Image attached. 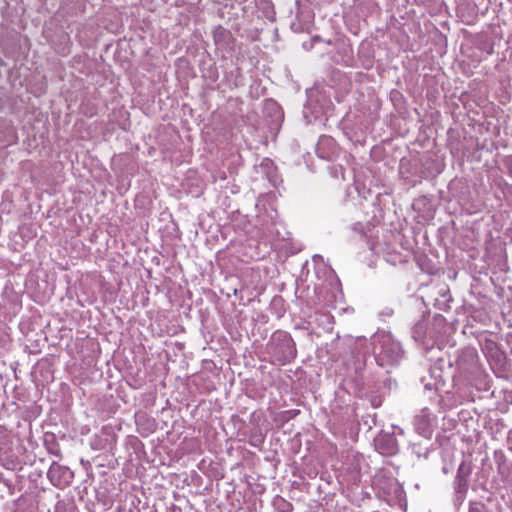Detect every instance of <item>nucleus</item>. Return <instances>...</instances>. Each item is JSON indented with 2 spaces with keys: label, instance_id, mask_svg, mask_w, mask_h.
Here are the masks:
<instances>
[{
  "label": "nucleus",
  "instance_id": "13",
  "mask_svg": "<svg viewBox=\"0 0 512 512\" xmlns=\"http://www.w3.org/2000/svg\"><path fill=\"white\" fill-rule=\"evenodd\" d=\"M7 431L4 427L0 425V445L6 441Z\"/></svg>",
  "mask_w": 512,
  "mask_h": 512
},
{
  "label": "nucleus",
  "instance_id": "15",
  "mask_svg": "<svg viewBox=\"0 0 512 512\" xmlns=\"http://www.w3.org/2000/svg\"><path fill=\"white\" fill-rule=\"evenodd\" d=\"M353 230L359 232L361 235L364 234V227L361 223H356L353 225Z\"/></svg>",
  "mask_w": 512,
  "mask_h": 512
},
{
  "label": "nucleus",
  "instance_id": "17",
  "mask_svg": "<svg viewBox=\"0 0 512 512\" xmlns=\"http://www.w3.org/2000/svg\"><path fill=\"white\" fill-rule=\"evenodd\" d=\"M489 54H492L493 53V47L490 48V50L488 51Z\"/></svg>",
  "mask_w": 512,
  "mask_h": 512
},
{
  "label": "nucleus",
  "instance_id": "14",
  "mask_svg": "<svg viewBox=\"0 0 512 512\" xmlns=\"http://www.w3.org/2000/svg\"><path fill=\"white\" fill-rule=\"evenodd\" d=\"M263 440L260 437H251L250 444L254 447H259Z\"/></svg>",
  "mask_w": 512,
  "mask_h": 512
},
{
  "label": "nucleus",
  "instance_id": "16",
  "mask_svg": "<svg viewBox=\"0 0 512 512\" xmlns=\"http://www.w3.org/2000/svg\"><path fill=\"white\" fill-rule=\"evenodd\" d=\"M49 452L57 457H60V450L57 446L53 447V448H49Z\"/></svg>",
  "mask_w": 512,
  "mask_h": 512
},
{
  "label": "nucleus",
  "instance_id": "12",
  "mask_svg": "<svg viewBox=\"0 0 512 512\" xmlns=\"http://www.w3.org/2000/svg\"><path fill=\"white\" fill-rule=\"evenodd\" d=\"M0 482H2L4 485H6L9 489L12 486L11 480L6 478L2 471H0Z\"/></svg>",
  "mask_w": 512,
  "mask_h": 512
},
{
  "label": "nucleus",
  "instance_id": "9",
  "mask_svg": "<svg viewBox=\"0 0 512 512\" xmlns=\"http://www.w3.org/2000/svg\"><path fill=\"white\" fill-rule=\"evenodd\" d=\"M427 331V324L425 321L417 322L412 328V337L416 342L426 344L425 335Z\"/></svg>",
  "mask_w": 512,
  "mask_h": 512
},
{
  "label": "nucleus",
  "instance_id": "1",
  "mask_svg": "<svg viewBox=\"0 0 512 512\" xmlns=\"http://www.w3.org/2000/svg\"><path fill=\"white\" fill-rule=\"evenodd\" d=\"M354 351L358 354L360 369L365 364L366 356L371 351L376 363L383 368L397 366L404 356L401 343L386 331H377L368 341L365 337H358L355 341Z\"/></svg>",
  "mask_w": 512,
  "mask_h": 512
},
{
  "label": "nucleus",
  "instance_id": "8",
  "mask_svg": "<svg viewBox=\"0 0 512 512\" xmlns=\"http://www.w3.org/2000/svg\"><path fill=\"white\" fill-rule=\"evenodd\" d=\"M469 487V476L460 467L454 480V493L467 494Z\"/></svg>",
  "mask_w": 512,
  "mask_h": 512
},
{
  "label": "nucleus",
  "instance_id": "10",
  "mask_svg": "<svg viewBox=\"0 0 512 512\" xmlns=\"http://www.w3.org/2000/svg\"><path fill=\"white\" fill-rule=\"evenodd\" d=\"M468 512H491L489 508L481 501H470Z\"/></svg>",
  "mask_w": 512,
  "mask_h": 512
},
{
  "label": "nucleus",
  "instance_id": "4",
  "mask_svg": "<svg viewBox=\"0 0 512 512\" xmlns=\"http://www.w3.org/2000/svg\"><path fill=\"white\" fill-rule=\"evenodd\" d=\"M47 476L55 487L65 488L72 482L74 474L70 468L53 462L47 472Z\"/></svg>",
  "mask_w": 512,
  "mask_h": 512
},
{
  "label": "nucleus",
  "instance_id": "2",
  "mask_svg": "<svg viewBox=\"0 0 512 512\" xmlns=\"http://www.w3.org/2000/svg\"><path fill=\"white\" fill-rule=\"evenodd\" d=\"M267 350L273 360L280 365L291 362L297 354L291 335L280 330L272 334L267 344Z\"/></svg>",
  "mask_w": 512,
  "mask_h": 512
},
{
  "label": "nucleus",
  "instance_id": "5",
  "mask_svg": "<svg viewBox=\"0 0 512 512\" xmlns=\"http://www.w3.org/2000/svg\"><path fill=\"white\" fill-rule=\"evenodd\" d=\"M478 362L477 352L473 348H465L458 352L455 364L457 369L464 374L472 373Z\"/></svg>",
  "mask_w": 512,
  "mask_h": 512
},
{
  "label": "nucleus",
  "instance_id": "7",
  "mask_svg": "<svg viewBox=\"0 0 512 512\" xmlns=\"http://www.w3.org/2000/svg\"><path fill=\"white\" fill-rule=\"evenodd\" d=\"M317 152L322 158L332 159V155L336 152L335 141L330 137L321 138L317 146Z\"/></svg>",
  "mask_w": 512,
  "mask_h": 512
},
{
  "label": "nucleus",
  "instance_id": "11",
  "mask_svg": "<svg viewBox=\"0 0 512 512\" xmlns=\"http://www.w3.org/2000/svg\"><path fill=\"white\" fill-rule=\"evenodd\" d=\"M466 494L454 493L453 503L456 508H459L465 501Z\"/></svg>",
  "mask_w": 512,
  "mask_h": 512
},
{
  "label": "nucleus",
  "instance_id": "3",
  "mask_svg": "<svg viewBox=\"0 0 512 512\" xmlns=\"http://www.w3.org/2000/svg\"><path fill=\"white\" fill-rule=\"evenodd\" d=\"M437 417L427 407L422 408L414 417V428L416 432L430 438L436 426Z\"/></svg>",
  "mask_w": 512,
  "mask_h": 512
},
{
  "label": "nucleus",
  "instance_id": "6",
  "mask_svg": "<svg viewBox=\"0 0 512 512\" xmlns=\"http://www.w3.org/2000/svg\"><path fill=\"white\" fill-rule=\"evenodd\" d=\"M375 447L383 455H394L398 451V442L394 432H381L374 440Z\"/></svg>",
  "mask_w": 512,
  "mask_h": 512
}]
</instances>
